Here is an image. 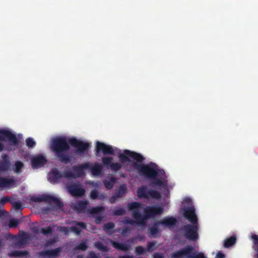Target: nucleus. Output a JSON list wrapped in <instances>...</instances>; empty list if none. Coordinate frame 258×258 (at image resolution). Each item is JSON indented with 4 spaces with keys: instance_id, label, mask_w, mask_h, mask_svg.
<instances>
[{
    "instance_id": "obj_1",
    "label": "nucleus",
    "mask_w": 258,
    "mask_h": 258,
    "mask_svg": "<svg viewBox=\"0 0 258 258\" xmlns=\"http://www.w3.org/2000/svg\"><path fill=\"white\" fill-rule=\"evenodd\" d=\"M70 145L76 149L75 153L80 156L87 153L90 147L88 143L75 138H69L68 140L62 137L53 139L51 141V150L61 163L68 164L73 160L71 155L66 153L70 149Z\"/></svg>"
},
{
    "instance_id": "obj_2",
    "label": "nucleus",
    "mask_w": 258,
    "mask_h": 258,
    "mask_svg": "<svg viewBox=\"0 0 258 258\" xmlns=\"http://www.w3.org/2000/svg\"><path fill=\"white\" fill-rule=\"evenodd\" d=\"M133 166L138 170L140 175L151 180L149 184L151 187L156 188L158 186L160 188L167 187L166 183L157 178L158 175H163L165 172L164 170L159 169L156 164L153 162L147 164L135 163Z\"/></svg>"
},
{
    "instance_id": "obj_3",
    "label": "nucleus",
    "mask_w": 258,
    "mask_h": 258,
    "mask_svg": "<svg viewBox=\"0 0 258 258\" xmlns=\"http://www.w3.org/2000/svg\"><path fill=\"white\" fill-rule=\"evenodd\" d=\"M126 207L128 211H132V217L135 220H137L138 223L142 224L143 226L146 225V220L161 215L163 212V208L162 207L149 206L144 209L145 214L143 215L140 212V210L142 208V204L139 202L129 203L127 204Z\"/></svg>"
},
{
    "instance_id": "obj_4",
    "label": "nucleus",
    "mask_w": 258,
    "mask_h": 258,
    "mask_svg": "<svg viewBox=\"0 0 258 258\" xmlns=\"http://www.w3.org/2000/svg\"><path fill=\"white\" fill-rule=\"evenodd\" d=\"M172 258H206L202 252L196 254L195 248L188 245L184 248L176 250L171 254Z\"/></svg>"
},
{
    "instance_id": "obj_5",
    "label": "nucleus",
    "mask_w": 258,
    "mask_h": 258,
    "mask_svg": "<svg viewBox=\"0 0 258 258\" xmlns=\"http://www.w3.org/2000/svg\"><path fill=\"white\" fill-rule=\"evenodd\" d=\"M183 204L188 206L182 209L184 217L191 224L198 223V218L191 200L189 198H185L183 200Z\"/></svg>"
},
{
    "instance_id": "obj_6",
    "label": "nucleus",
    "mask_w": 258,
    "mask_h": 258,
    "mask_svg": "<svg viewBox=\"0 0 258 258\" xmlns=\"http://www.w3.org/2000/svg\"><path fill=\"white\" fill-rule=\"evenodd\" d=\"M183 236L189 241H196L199 237V224H186L180 228Z\"/></svg>"
},
{
    "instance_id": "obj_7",
    "label": "nucleus",
    "mask_w": 258,
    "mask_h": 258,
    "mask_svg": "<svg viewBox=\"0 0 258 258\" xmlns=\"http://www.w3.org/2000/svg\"><path fill=\"white\" fill-rule=\"evenodd\" d=\"M31 201L33 202H47L49 205H52L57 209H62L63 204L59 200L51 195H42L39 197H32L31 198Z\"/></svg>"
},
{
    "instance_id": "obj_8",
    "label": "nucleus",
    "mask_w": 258,
    "mask_h": 258,
    "mask_svg": "<svg viewBox=\"0 0 258 258\" xmlns=\"http://www.w3.org/2000/svg\"><path fill=\"white\" fill-rule=\"evenodd\" d=\"M89 167V162L74 165L72 167L74 172L71 171L64 170L63 171L64 177L68 179H75L81 177L84 174V170L88 169Z\"/></svg>"
},
{
    "instance_id": "obj_9",
    "label": "nucleus",
    "mask_w": 258,
    "mask_h": 258,
    "mask_svg": "<svg viewBox=\"0 0 258 258\" xmlns=\"http://www.w3.org/2000/svg\"><path fill=\"white\" fill-rule=\"evenodd\" d=\"M137 196L140 199H148L151 198L159 200L161 198L160 192L154 189H148L146 186H142L137 189Z\"/></svg>"
},
{
    "instance_id": "obj_10",
    "label": "nucleus",
    "mask_w": 258,
    "mask_h": 258,
    "mask_svg": "<svg viewBox=\"0 0 258 258\" xmlns=\"http://www.w3.org/2000/svg\"><path fill=\"white\" fill-rule=\"evenodd\" d=\"M8 139L10 144L16 145L19 143V141L15 134L6 130H0V140L5 141Z\"/></svg>"
},
{
    "instance_id": "obj_11",
    "label": "nucleus",
    "mask_w": 258,
    "mask_h": 258,
    "mask_svg": "<svg viewBox=\"0 0 258 258\" xmlns=\"http://www.w3.org/2000/svg\"><path fill=\"white\" fill-rule=\"evenodd\" d=\"M68 189L70 194L75 198L82 197L85 193V189L76 183L70 185Z\"/></svg>"
},
{
    "instance_id": "obj_12",
    "label": "nucleus",
    "mask_w": 258,
    "mask_h": 258,
    "mask_svg": "<svg viewBox=\"0 0 258 258\" xmlns=\"http://www.w3.org/2000/svg\"><path fill=\"white\" fill-rule=\"evenodd\" d=\"M96 152L99 153L102 152L104 155H114V152L112 146L106 145L104 143L97 141L96 146Z\"/></svg>"
},
{
    "instance_id": "obj_13",
    "label": "nucleus",
    "mask_w": 258,
    "mask_h": 258,
    "mask_svg": "<svg viewBox=\"0 0 258 258\" xmlns=\"http://www.w3.org/2000/svg\"><path fill=\"white\" fill-rule=\"evenodd\" d=\"M17 186V180L14 177L9 178L7 177H0V189L5 188H14Z\"/></svg>"
},
{
    "instance_id": "obj_14",
    "label": "nucleus",
    "mask_w": 258,
    "mask_h": 258,
    "mask_svg": "<svg viewBox=\"0 0 258 258\" xmlns=\"http://www.w3.org/2000/svg\"><path fill=\"white\" fill-rule=\"evenodd\" d=\"M113 160L111 157H104L102 158V162L104 165L107 167L109 166L111 170L113 171H117L121 168V164L119 163H112Z\"/></svg>"
},
{
    "instance_id": "obj_15",
    "label": "nucleus",
    "mask_w": 258,
    "mask_h": 258,
    "mask_svg": "<svg viewBox=\"0 0 258 258\" xmlns=\"http://www.w3.org/2000/svg\"><path fill=\"white\" fill-rule=\"evenodd\" d=\"M46 162V159L41 155L35 156L31 159V165L33 169L39 168L43 166Z\"/></svg>"
},
{
    "instance_id": "obj_16",
    "label": "nucleus",
    "mask_w": 258,
    "mask_h": 258,
    "mask_svg": "<svg viewBox=\"0 0 258 258\" xmlns=\"http://www.w3.org/2000/svg\"><path fill=\"white\" fill-rule=\"evenodd\" d=\"M61 251V248L57 247L54 249L42 250L38 253V255L43 257L48 256L50 258H55L59 255Z\"/></svg>"
},
{
    "instance_id": "obj_17",
    "label": "nucleus",
    "mask_w": 258,
    "mask_h": 258,
    "mask_svg": "<svg viewBox=\"0 0 258 258\" xmlns=\"http://www.w3.org/2000/svg\"><path fill=\"white\" fill-rule=\"evenodd\" d=\"M88 204L87 201H79L74 204L73 209L78 214L84 213Z\"/></svg>"
},
{
    "instance_id": "obj_18",
    "label": "nucleus",
    "mask_w": 258,
    "mask_h": 258,
    "mask_svg": "<svg viewBox=\"0 0 258 258\" xmlns=\"http://www.w3.org/2000/svg\"><path fill=\"white\" fill-rule=\"evenodd\" d=\"M177 219L173 217H165L162 220L158 221V224H160L167 227H172L177 223Z\"/></svg>"
},
{
    "instance_id": "obj_19",
    "label": "nucleus",
    "mask_w": 258,
    "mask_h": 258,
    "mask_svg": "<svg viewBox=\"0 0 258 258\" xmlns=\"http://www.w3.org/2000/svg\"><path fill=\"white\" fill-rule=\"evenodd\" d=\"M11 165L10 161L8 158V156L4 154L2 156V160L0 162V172L7 171Z\"/></svg>"
},
{
    "instance_id": "obj_20",
    "label": "nucleus",
    "mask_w": 258,
    "mask_h": 258,
    "mask_svg": "<svg viewBox=\"0 0 258 258\" xmlns=\"http://www.w3.org/2000/svg\"><path fill=\"white\" fill-rule=\"evenodd\" d=\"M51 180L53 183L58 182L60 179L64 177L63 172L61 173L57 169H52L51 170Z\"/></svg>"
},
{
    "instance_id": "obj_21",
    "label": "nucleus",
    "mask_w": 258,
    "mask_h": 258,
    "mask_svg": "<svg viewBox=\"0 0 258 258\" xmlns=\"http://www.w3.org/2000/svg\"><path fill=\"white\" fill-rule=\"evenodd\" d=\"M111 244L115 249L121 251H126L131 249V245L126 243H121L111 240Z\"/></svg>"
},
{
    "instance_id": "obj_22",
    "label": "nucleus",
    "mask_w": 258,
    "mask_h": 258,
    "mask_svg": "<svg viewBox=\"0 0 258 258\" xmlns=\"http://www.w3.org/2000/svg\"><path fill=\"white\" fill-rule=\"evenodd\" d=\"M161 225L158 224V221L154 225L148 228L149 236L150 237H156L158 234L160 233L158 226Z\"/></svg>"
},
{
    "instance_id": "obj_23",
    "label": "nucleus",
    "mask_w": 258,
    "mask_h": 258,
    "mask_svg": "<svg viewBox=\"0 0 258 258\" xmlns=\"http://www.w3.org/2000/svg\"><path fill=\"white\" fill-rule=\"evenodd\" d=\"M91 170L92 174L94 176L100 175L102 171V166L96 163L93 165L92 163H90V167L88 168Z\"/></svg>"
},
{
    "instance_id": "obj_24",
    "label": "nucleus",
    "mask_w": 258,
    "mask_h": 258,
    "mask_svg": "<svg viewBox=\"0 0 258 258\" xmlns=\"http://www.w3.org/2000/svg\"><path fill=\"white\" fill-rule=\"evenodd\" d=\"M106 198V196L105 193L101 192L99 193V192L96 189H93L91 191L90 193V198L92 200H96L99 199L101 200H103Z\"/></svg>"
},
{
    "instance_id": "obj_25",
    "label": "nucleus",
    "mask_w": 258,
    "mask_h": 258,
    "mask_svg": "<svg viewBox=\"0 0 258 258\" xmlns=\"http://www.w3.org/2000/svg\"><path fill=\"white\" fill-rule=\"evenodd\" d=\"M8 255L11 257L28 256H29V253L27 250H14L9 253Z\"/></svg>"
},
{
    "instance_id": "obj_26",
    "label": "nucleus",
    "mask_w": 258,
    "mask_h": 258,
    "mask_svg": "<svg viewBox=\"0 0 258 258\" xmlns=\"http://www.w3.org/2000/svg\"><path fill=\"white\" fill-rule=\"evenodd\" d=\"M126 152L128 153L127 155H128L131 158H133L137 162H142L144 160V157L139 153L131 151H126Z\"/></svg>"
},
{
    "instance_id": "obj_27",
    "label": "nucleus",
    "mask_w": 258,
    "mask_h": 258,
    "mask_svg": "<svg viewBox=\"0 0 258 258\" xmlns=\"http://www.w3.org/2000/svg\"><path fill=\"white\" fill-rule=\"evenodd\" d=\"M24 166V163L20 161H17L13 166V170L17 174L22 172V169Z\"/></svg>"
},
{
    "instance_id": "obj_28",
    "label": "nucleus",
    "mask_w": 258,
    "mask_h": 258,
    "mask_svg": "<svg viewBox=\"0 0 258 258\" xmlns=\"http://www.w3.org/2000/svg\"><path fill=\"white\" fill-rule=\"evenodd\" d=\"M126 151H130L128 150H125L123 151V154L120 153L118 155V158H119V161L121 163L124 164V163H126L127 162L130 161V159H129V157H130L128 155H127L128 153L126 152Z\"/></svg>"
},
{
    "instance_id": "obj_29",
    "label": "nucleus",
    "mask_w": 258,
    "mask_h": 258,
    "mask_svg": "<svg viewBox=\"0 0 258 258\" xmlns=\"http://www.w3.org/2000/svg\"><path fill=\"white\" fill-rule=\"evenodd\" d=\"M127 192L126 186L125 184H122L120 186L118 189H116L115 191V194L119 198H121L124 196V195Z\"/></svg>"
},
{
    "instance_id": "obj_30",
    "label": "nucleus",
    "mask_w": 258,
    "mask_h": 258,
    "mask_svg": "<svg viewBox=\"0 0 258 258\" xmlns=\"http://www.w3.org/2000/svg\"><path fill=\"white\" fill-rule=\"evenodd\" d=\"M104 210L103 206H97L96 207H92L88 210V213L91 214H99L101 212Z\"/></svg>"
},
{
    "instance_id": "obj_31",
    "label": "nucleus",
    "mask_w": 258,
    "mask_h": 258,
    "mask_svg": "<svg viewBox=\"0 0 258 258\" xmlns=\"http://www.w3.org/2000/svg\"><path fill=\"white\" fill-rule=\"evenodd\" d=\"M236 241V238L235 236L233 235L230 238H227L224 240V246L225 247H229L234 245Z\"/></svg>"
},
{
    "instance_id": "obj_32",
    "label": "nucleus",
    "mask_w": 258,
    "mask_h": 258,
    "mask_svg": "<svg viewBox=\"0 0 258 258\" xmlns=\"http://www.w3.org/2000/svg\"><path fill=\"white\" fill-rule=\"evenodd\" d=\"M29 237L25 233H23V235L18 238L17 243L19 245H23L29 242Z\"/></svg>"
},
{
    "instance_id": "obj_33",
    "label": "nucleus",
    "mask_w": 258,
    "mask_h": 258,
    "mask_svg": "<svg viewBox=\"0 0 258 258\" xmlns=\"http://www.w3.org/2000/svg\"><path fill=\"white\" fill-rule=\"evenodd\" d=\"M115 178L111 176L109 180H104L103 182L105 187L108 189H110L113 187V184L115 181Z\"/></svg>"
},
{
    "instance_id": "obj_34",
    "label": "nucleus",
    "mask_w": 258,
    "mask_h": 258,
    "mask_svg": "<svg viewBox=\"0 0 258 258\" xmlns=\"http://www.w3.org/2000/svg\"><path fill=\"white\" fill-rule=\"evenodd\" d=\"M115 227V224L113 222H108L103 225V230L107 233H113V229Z\"/></svg>"
},
{
    "instance_id": "obj_35",
    "label": "nucleus",
    "mask_w": 258,
    "mask_h": 258,
    "mask_svg": "<svg viewBox=\"0 0 258 258\" xmlns=\"http://www.w3.org/2000/svg\"><path fill=\"white\" fill-rule=\"evenodd\" d=\"M158 246L157 244V241H149L147 242V251L149 252H152L155 250Z\"/></svg>"
},
{
    "instance_id": "obj_36",
    "label": "nucleus",
    "mask_w": 258,
    "mask_h": 258,
    "mask_svg": "<svg viewBox=\"0 0 258 258\" xmlns=\"http://www.w3.org/2000/svg\"><path fill=\"white\" fill-rule=\"evenodd\" d=\"M95 247L99 250L103 252H107L109 251V248L106 245H104L101 242H96L94 244Z\"/></svg>"
},
{
    "instance_id": "obj_37",
    "label": "nucleus",
    "mask_w": 258,
    "mask_h": 258,
    "mask_svg": "<svg viewBox=\"0 0 258 258\" xmlns=\"http://www.w3.org/2000/svg\"><path fill=\"white\" fill-rule=\"evenodd\" d=\"M112 214L114 216H122L126 214V211L124 208H117L112 211Z\"/></svg>"
},
{
    "instance_id": "obj_38",
    "label": "nucleus",
    "mask_w": 258,
    "mask_h": 258,
    "mask_svg": "<svg viewBox=\"0 0 258 258\" xmlns=\"http://www.w3.org/2000/svg\"><path fill=\"white\" fill-rule=\"evenodd\" d=\"M88 248V245L85 241H82L79 243L75 248V249L85 251Z\"/></svg>"
},
{
    "instance_id": "obj_39",
    "label": "nucleus",
    "mask_w": 258,
    "mask_h": 258,
    "mask_svg": "<svg viewBox=\"0 0 258 258\" xmlns=\"http://www.w3.org/2000/svg\"><path fill=\"white\" fill-rule=\"evenodd\" d=\"M122 223L124 224H130L132 225H135L136 224L139 225H142V224H139L138 223L137 220H132L130 218H126L122 221Z\"/></svg>"
},
{
    "instance_id": "obj_40",
    "label": "nucleus",
    "mask_w": 258,
    "mask_h": 258,
    "mask_svg": "<svg viewBox=\"0 0 258 258\" xmlns=\"http://www.w3.org/2000/svg\"><path fill=\"white\" fill-rule=\"evenodd\" d=\"M53 231V228L51 226H47L41 229V232L44 235L51 234Z\"/></svg>"
},
{
    "instance_id": "obj_41",
    "label": "nucleus",
    "mask_w": 258,
    "mask_h": 258,
    "mask_svg": "<svg viewBox=\"0 0 258 258\" xmlns=\"http://www.w3.org/2000/svg\"><path fill=\"white\" fill-rule=\"evenodd\" d=\"M147 250L142 246H137L135 248V253L137 255H141L145 254Z\"/></svg>"
},
{
    "instance_id": "obj_42",
    "label": "nucleus",
    "mask_w": 258,
    "mask_h": 258,
    "mask_svg": "<svg viewBox=\"0 0 258 258\" xmlns=\"http://www.w3.org/2000/svg\"><path fill=\"white\" fill-rule=\"evenodd\" d=\"M26 143L27 146L29 148H33L36 145V142L31 138L26 139Z\"/></svg>"
},
{
    "instance_id": "obj_43",
    "label": "nucleus",
    "mask_w": 258,
    "mask_h": 258,
    "mask_svg": "<svg viewBox=\"0 0 258 258\" xmlns=\"http://www.w3.org/2000/svg\"><path fill=\"white\" fill-rule=\"evenodd\" d=\"M19 223L18 219L12 218L10 220L9 226L10 228H13L16 227Z\"/></svg>"
},
{
    "instance_id": "obj_44",
    "label": "nucleus",
    "mask_w": 258,
    "mask_h": 258,
    "mask_svg": "<svg viewBox=\"0 0 258 258\" xmlns=\"http://www.w3.org/2000/svg\"><path fill=\"white\" fill-rule=\"evenodd\" d=\"M252 238L253 240V243L256 246L255 250L256 251V258H258V236L254 234L252 236Z\"/></svg>"
},
{
    "instance_id": "obj_45",
    "label": "nucleus",
    "mask_w": 258,
    "mask_h": 258,
    "mask_svg": "<svg viewBox=\"0 0 258 258\" xmlns=\"http://www.w3.org/2000/svg\"><path fill=\"white\" fill-rule=\"evenodd\" d=\"M73 224H74L76 226L80 227L82 229H86L87 225L85 223L78 221H73L72 222Z\"/></svg>"
},
{
    "instance_id": "obj_46",
    "label": "nucleus",
    "mask_w": 258,
    "mask_h": 258,
    "mask_svg": "<svg viewBox=\"0 0 258 258\" xmlns=\"http://www.w3.org/2000/svg\"><path fill=\"white\" fill-rule=\"evenodd\" d=\"M14 200V198H10L8 197H3L0 200V204L4 205L6 202H9L12 203V201Z\"/></svg>"
},
{
    "instance_id": "obj_47",
    "label": "nucleus",
    "mask_w": 258,
    "mask_h": 258,
    "mask_svg": "<svg viewBox=\"0 0 258 258\" xmlns=\"http://www.w3.org/2000/svg\"><path fill=\"white\" fill-rule=\"evenodd\" d=\"M13 207L16 210H20L22 209V205L19 201L13 202L12 201Z\"/></svg>"
},
{
    "instance_id": "obj_48",
    "label": "nucleus",
    "mask_w": 258,
    "mask_h": 258,
    "mask_svg": "<svg viewBox=\"0 0 258 258\" xmlns=\"http://www.w3.org/2000/svg\"><path fill=\"white\" fill-rule=\"evenodd\" d=\"M86 258H100V257L99 254L96 253L94 251H91Z\"/></svg>"
},
{
    "instance_id": "obj_49",
    "label": "nucleus",
    "mask_w": 258,
    "mask_h": 258,
    "mask_svg": "<svg viewBox=\"0 0 258 258\" xmlns=\"http://www.w3.org/2000/svg\"><path fill=\"white\" fill-rule=\"evenodd\" d=\"M71 231H73L74 232H75L76 234H77V235H79L81 233V230L79 228H78V227L77 226H72L71 227Z\"/></svg>"
},
{
    "instance_id": "obj_50",
    "label": "nucleus",
    "mask_w": 258,
    "mask_h": 258,
    "mask_svg": "<svg viewBox=\"0 0 258 258\" xmlns=\"http://www.w3.org/2000/svg\"><path fill=\"white\" fill-rule=\"evenodd\" d=\"M56 238H53L50 239V240L47 241V242L46 243V245L47 246H49L50 245H52L55 242H56Z\"/></svg>"
},
{
    "instance_id": "obj_51",
    "label": "nucleus",
    "mask_w": 258,
    "mask_h": 258,
    "mask_svg": "<svg viewBox=\"0 0 258 258\" xmlns=\"http://www.w3.org/2000/svg\"><path fill=\"white\" fill-rule=\"evenodd\" d=\"M117 198H119L118 197H117V196L115 194H114V195L112 196L109 199L110 203H111V204L114 203L115 202V201H116Z\"/></svg>"
},
{
    "instance_id": "obj_52",
    "label": "nucleus",
    "mask_w": 258,
    "mask_h": 258,
    "mask_svg": "<svg viewBox=\"0 0 258 258\" xmlns=\"http://www.w3.org/2000/svg\"><path fill=\"white\" fill-rule=\"evenodd\" d=\"M103 217L101 216H97L95 218V222L96 224H100L102 221Z\"/></svg>"
},
{
    "instance_id": "obj_53",
    "label": "nucleus",
    "mask_w": 258,
    "mask_h": 258,
    "mask_svg": "<svg viewBox=\"0 0 258 258\" xmlns=\"http://www.w3.org/2000/svg\"><path fill=\"white\" fill-rule=\"evenodd\" d=\"M154 258H164L163 255L159 252H156L153 255Z\"/></svg>"
},
{
    "instance_id": "obj_54",
    "label": "nucleus",
    "mask_w": 258,
    "mask_h": 258,
    "mask_svg": "<svg viewBox=\"0 0 258 258\" xmlns=\"http://www.w3.org/2000/svg\"><path fill=\"white\" fill-rule=\"evenodd\" d=\"M130 232V228L127 227H125L122 229L121 233L122 234H125V233H128Z\"/></svg>"
},
{
    "instance_id": "obj_55",
    "label": "nucleus",
    "mask_w": 258,
    "mask_h": 258,
    "mask_svg": "<svg viewBox=\"0 0 258 258\" xmlns=\"http://www.w3.org/2000/svg\"><path fill=\"white\" fill-rule=\"evenodd\" d=\"M225 255L221 252H218L215 258H224Z\"/></svg>"
},
{
    "instance_id": "obj_56",
    "label": "nucleus",
    "mask_w": 258,
    "mask_h": 258,
    "mask_svg": "<svg viewBox=\"0 0 258 258\" xmlns=\"http://www.w3.org/2000/svg\"><path fill=\"white\" fill-rule=\"evenodd\" d=\"M32 231L35 233H37L38 232V228L37 227H33L32 229Z\"/></svg>"
},
{
    "instance_id": "obj_57",
    "label": "nucleus",
    "mask_w": 258,
    "mask_h": 258,
    "mask_svg": "<svg viewBox=\"0 0 258 258\" xmlns=\"http://www.w3.org/2000/svg\"><path fill=\"white\" fill-rule=\"evenodd\" d=\"M61 229H60V231H63L64 232H66L67 231V228L66 227H61Z\"/></svg>"
},
{
    "instance_id": "obj_58",
    "label": "nucleus",
    "mask_w": 258,
    "mask_h": 258,
    "mask_svg": "<svg viewBox=\"0 0 258 258\" xmlns=\"http://www.w3.org/2000/svg\"><path fill=\"white\" fill-rule=\"evenodd\" d=\"M4 148V145L0 142V152L2 151Z\"/></svg>"
},
{
    "instance_id": "obj_59",
    "label": "nucleus",
    "mask_w": 258,
    "mask_h": 258,
    "mask_svg": "<svg viewBox=\"0 0 258 258\" xmlns=\"http://www.w3.org/2000/svg\"><path fill=\"white\" fill-rule=\"evenodd\" d=\"M6 211L4 210H0V217L4 215V213H5Z\"/></svg>"
},
{
    "instance_id": "obj_60",
    "label": "nucleus",
    "mask_w": 258,
    "mask_h": 258,
    "mask_svg": "<svg viewBox=\"0 0 258 258\" xmlns=\"http://www.w3.org/2000/svg\"><path fill=\"white\" fill-rule=\"evenodd\" d=\"M130 241L132 242V243H133L134 242V240L133 239H132L130 240Z\"/></svg>"
}]
</instances>
